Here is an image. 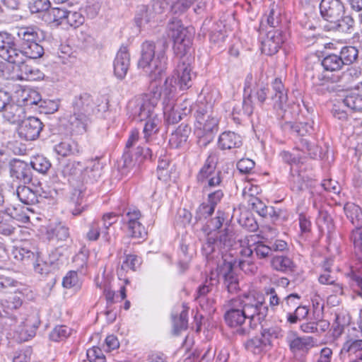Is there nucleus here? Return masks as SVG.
<instances>
[{
  "instance_id": "nucleus-1",
  "label": "nucleus",
  "mask_w": 362,
  "mask_h": 362,
  "mask_svg": "<svg viewBox=\"0 0 362 362\" xmlns=\"http://www.w3.org/2000/svg\"><path fill=\"white\" fill-rule=\"evenodd\" d=\"M167 57L165 50L162 47L156 49V45L152 42L146 41L141 45V58L138 66L148 74L151 80L156 81L161 78L166 69ZM178 86L177 79L173 77L167 78L163 86L159 88L156 82L151 84V90L157 88L163 95V115L170 123H177L182 119L181 113L175 108V93Z\"/></svg>"
},
{
  "instance_id": "nucleus-2",
  "label": "nucleus",
  "mask_w": 362,
  "mask_h": 362,
  "mask_svg": "<svg viewBox=\"0 0 362 362\" xmlns=\"http://www.w3.org/2000/svg\"><path fill=\"white\" fill-rule=\"evenodd\" d=\"M267 313L268 308L263 302L252 295L246 294L230 301L224 319L229 327L237 329V333L245 335L250 328L260 324Z\"/></svg>"
},
{
  "instance_id": "nucleus-3",
  "label": "nucleus",
  "mask_w": 362,
  "mask_h": 362,
  "mask_svg": "<svg viewBox=\"0 0 362 362\" xmlns=\"http://www.w3.org/2000/svg\"><path fill=\"white\" fill-rule=\"evenodd\" d=\"M168 30L169 37L173 40L174 52L181 58L175 71L177 84L181 90H186L192 86V78L195 76L192 71L189 58L185 57L191 49L192 35L177 18L170 21Z\"/></svg>"
},
{
  "instance_id": "nucleus-4",
  "label": "nucleus",
  "mask_w": 362,
  "mask_h": 362,
  "mask_svg": "<svg viewBox=\"0 0 362 362\" xmlns=\"http://www.w3.org/2000/svg\"><path fill=\"white\" fill-rule=\"evenodd\" d=\"M195 134L199 138V143L206 146L211 139L212 134L217 132L219 119L218 114L209 104L197 105L195 112Z\"/></svg>"
},
{
  "instance_id": "nucleus-5",
  "label": "nucleus",
  "mask_w": 362,
  "mask_h": 362,
  "mask_svg": "<svg viewBox=\"0 0 362 362\" xmlns=\"http://www.w3.org/2000/svg\"><path fill=\"white\" fill-rule=\"evenodd\" d=\"M160 97V91L158 89L154 90L153 88L149 93L132 99L127 105L130 115L138 121H144L153 115H156L155 108Z\"/></svg>"
},
{
  "instance_id": "nucleus-6",
  "label": "nucleus",
  "mask_w": 362,
  "mask_h": 362,
  "mask_svg": "<svg viewBox=\"0 0 362 362\" xmlns=\"http://www.w3.org/2000/svg\"><path fill=\"white\" fill-rule=\"evenodd\" d=\"M217 163L216 153H211L197 175V182L202 185L204 192L219 186L221 183V172L216 170Z\"/></svg>"
},
{
  "instance_id": "nucleus-7",
  "label": "nucleus",
  "mask_w": 362,
  "mask_h": 362,
  "mask_svg": "<svg viewBox=\"0 0 362 362\" xmlns=\"http://www.w3.org/2000/svg\"><path fill=\"white\" fill-rule=\"evenodd\" d=\"M98 102L99 100L95 101L88 93L81 94L73 100V112L91 117L100 111H105L107 106L98 104Z\"/></svg>"
},
{
  "instance_id": "nucleus-8",
  "label": "nucleus",
  "mask_w": 362,
  "mask_h": 362,
  "mask_svg": "<svg viewBox=\"0 0 362 362\" xmlns=\"http://www.w3.org/2000/svg\"><path fill=\"white\" fill-rule=\"evenodd\" d=\"M362 311L359 313V319L357 327H352L349 329L346 341L344 342L340 354L352 356L362 351Z\"/></svg>"
},
{
  "instance_id": "nucleus-9",
  "label": "nucleus",
  "mask_w": 362,
  "mask_h": 362,
  "mask_svg": "<svg viewBox=\"0 0 362 362\" xmlns=\"http://www.w3.org/2000/svg\"><path fill=\"white\" fill-rule=\"evenodd\" d=\"M221 254L223 255V264L219 267V275L223 277L224 284L228 292L233 293L238 289V277L233 272V269L237 264V259L232 257L230 259H228L227 255H223V252H221Z\"/></svg>"
},
{
  "instance_id": "nucleus-10",
  "label": "nucleus",
  "mask_w": 362,
  "mask_h": 362,
  "mask_svg": "<svg viewBox=\"0 0 362 362\" xmlns=\"http://www.w3.org/2000/svg\"><path fill=\"white\" fill-rule=\"evenodd\" d=\"M42 127V122L38 118L24 117L18 124L17 132L20 138L26 141H33L38 138Z\"/></svg>"
},
{
  "instance_id": "nucleus-11",
  "label": "nucleus",
  "mask_w": 362,
  "mask_h": 362,
  "mask_svg": "<svg viewBox=\"0 0 362 362\" xmlns=\"http://www.w3.org/2000/svg\"><path fill=\"white\" fill-rule=\"evenodd\" d=\"M54 151L57 155V159L59 163L56 171L54 180L56 182L66 185L68 182V164L66 161V158L68 155V143L62 141L57 144L54 147Z\"/></svg>"
},
{
  "instance_id": "nucleus-12",
  "label": "nucleus",
  "mask_w": 362,
  "mask_h": 362,
  "mask_svg": "<svg viewBox=\"0 0 362 362\" xmlns=\"http://www.w3.org/2000/svg\"><path fill=\"white\" fill-rule=\"evenodd\" d=\"M322 17L330 23L335 22L344 12V6L340 0H322L320 4Z\"/></svg>"
},
{
  "instance_id": "nucleus-13",
  "label": "nucleus",
  "mask_w": 362,
  "mask_h": 362,
  "mask_svg": "<svg viewBox=\"0 0 362 362\" xmlns=\"http://www.w3.org/2000/svg\"><path fill=\"white\" fill-rule=\"evenodd\" d=\"M10 175L24 184L32 181L33 173L30 166L26 162L18 159H13L9 163Z\"/></svg>"
},
{
  "instance_id": "nucleus-14",
  "label": "nucleus",
  "mask_w": 362,
  "mask_h": 362,
  "mask_svg": "<svg viewBox=\"0 0 362 362\" xmlns=\"http://www.w3.org/2000/svg\"><path fill=\"white\" fill-rule=\"evenodd\" d=\"M268 93L269 89L264 84H254L253 77L251 74L246 76L244 87V93L245 95H248L250 98L252 96L255 97L257 98L258 103L262 105L267 98Z\"/></svg>"
},
{
  "instance_id": "nucleus-15",
  "label": "nucleus",
  "mask_w": 362,
  "mask_h": 362,
  "mask_svg": "<svg viewBox=\"0 0 362 362\" xmlns=\"http://www.w3.org/2000/svg\"><path fill=\"white\" fill-rule=\"evenodd\" d=\"M40 323L37 313H32L23 320L19 325L18 332L21 341H28L35 337L36 330Z\"/></svg>"
},
{
  "instance_id": "nucleus-16",
  "label": "nucleus",
  "mask_w": 362,
  "mask_h": 362,
  "mask_svg": "<svg viewBox=\"0 0 362 362\" xmlns=\"http://www.w3.org/2000/svg\"><path fill=\"white\" fill-rule=\"evenodd\" d=\"M130 66V55L126 46H121L114 60V73L119 79H123Z\"/></svg>"
},
{
  "instance_id": "nucleus-17",
  "label": "nucleus",
  "mask_w": 362,
  "mask_h": 362,
  "mask_svg": "<svg viewBox=\"0 0 362 362\" xmlns=\"http://www.w3.org/2000/svg\"><path fill=\"white\" fill-rule=\"evenodd\" d=\"M287 341L291 351L296 354L298 351L308 352L315 346V341L312 337H298L295 332H291L287 337Z\"/></svg>"
},
{
  "instance_id": "nucleus-18",
  "label": "nucleus",
  "mask_w": 362,
  "mask_h": 362,
  "mask_svg": "<svg viewBox=\"0 0 362 362\" xmlns=\"http://www.w3.org/2000/svg\"><path fill=\"white\" fill-rule=\"evenodd\" d=\"M274 94L272 95L273 107L276 110H284L287 103V91L280 78H275L272 82Z\"/></svg>"
},
{
  "instance_id": "nucleus-19",
  "label": "nucleus",
  "mask_w": 362,
  "mask_h": 362,
  "mask_svg": "<svg viewBox=\"0 0 362 362\" xmlns=\"http://www.w3.org/2000/svg\"><path fill=\"white\" fill-rule=\"evenodd\" d=\"M343 103L353 111H362V82L346 95Z\"/></svg>"
},
{
  "instance_id": "nucleus-20",
  "label": "nucleus",
  "mask_w": 362,
  "mask_h": 362,
  "mask_svg": "<svg viewBox=\"0 0 362 362\" xmlns=\"http://www.w3.org/2000/svg\"><path fill=\"white\" fill-rule=\"evenodd\" d=\"M191 128L187 124H180L171 134L169 144L171 147L178 148L186 145Z\"/></svg>"
},
{
  "instance_id": "nucleus-21",
  "label": "nucleus",
  "mask_w": 362,
  "mask_h": 362,
  "mask_svg": "<svg viewBox=\"0 0 362 362\" xmlns=\"http://www.w3.org/2000/svg\"><path fill=\"white\" fill-rule=\"evenodd\" d=\"M4 118L11 124H19L25 117V109L21 105L8 102L3 111Z\"/></svg>"
},
{
  "instance_id": "nucleus-22",
  "label": "nucleus",
  "mask_w": 362,
  "mask_h": 362,
  "mask_svg": "<svg viewBox=\"0 0 362 362\" xmlns=\"http://www.w3.org/2000/svg\"><path fill=\"white\" fill-rule=\"evenodd\" d=\"M271 252L272 247L261 242H257L252 246L241 247L239 252L242 257L247 258H250L252 255L253 252H255L258 258L264 259L269 257Z\"/></svg>"
},
{
  "instance_id": "nucleus-23",
  "label": "nucleus",
  "mask_w": 362,
  "mask_h": 362,
  "mask_svg": "<svg viewBox=\"0 0 362 362\" xmlns=\"http://www.w3.org/2000/svg\"><path fill=\"white\" fill-rule=\"evenodd\" d=\"M90 117L73 112V115L69 117V131L71 132V134L76 135L84 134L90 122Z\"/></svg>"
},
{
  "instance_id": "nucleus-24",
  "label": "nucleus",
  "mask_w": 362,
  "mask_h": 362,
  "mask_svg": "<svg viewBox=\"0 0 362 362\" xmlns=\"http://www.w3.org/2000/svg\"><path fill=\"white\" fill-rule=\"evenodd\" d=\"M16 35L21 47L39 40L38 28L35 26H22L16 28Z\"/></svg>"
},
{
  "instance_id": "nucleus-25",
  "label": "nucleus",
  "mask_w": 362,
  "mask_h": 362,
  "mask_svg": "<svg viewBox=\"0 0 362 362\" xmlns=\"http://www.w3.org/2000/svg\"><path fill=\"white\" fill-rule=\"evenodd\" d=\"M102 166L98 159L88 160L84 162L81 182L92 181L100 176Z\"/></svg>"
},
{
  "instance_id": "nucleus-26",
  "label": "nucleus",
  "mask_w": 362,
  "mask_h": 362,
  "mask_svg": "<svg viewBox=\"0 0 362 362\" xmlns=\"http://www.w3.org/2000/svg\"><path fill=\"white\" fill-rule=\"evenodd\" d=\"M282 44V39L279 33L269 32L267 38L262 42V51L266 54L276 53Z\"/></svg>"
},
{
  "instance_id": "nucleus-27",
  "label": "nucleus",
  "mask_w": 362,
  "mask_h": 362,
  "mask_svg": "<svg viewBox=\"0 0 362 362\" xmlns=\"http://www.w3.org/2000/svg\"><path fill=\"white\" fill-rule=\"evenodd\" d=\"M19 201L26 205H33L39 202L37 192L25 185H19L14 192Z\"/></svg>"
},
{
  "instance_id": "nucleus-28",
  "label": "nucleus",
  "mask_w": 362,
  "mask_h": 362,
  "mask_svg": "<svg viewBox=\"0 0 362 362\" xmlns=\"http://www.w3.org/2000/svg\"><path fill=\"white\" fill-rule=\"evenodd\" d=\"M218 145L221 149L239 148L242 145V139L233 132H224L219 136Z\"/></svg>"
},
{
  "instance_id": "nucleus-29",
  "label": "nucleus",
  "mask_w": 362,
  "mask_h": 362,
  "mask_svg": "<svg viewBox=\"0 0 362 362\" xmlns=\"http://www.w3.org/2000/svg\"><path fill=\"white\" fill-rule=\"evenodd\" d=\"M29 211L30 210L28 207L21 205H9L5 208L4 213L13 219L25 223L30 221Z\"/></svg>"
},
{
  "instance_id": "nucleus-30",
  "label": "nucleus",
  "mask_w": 362,
  "mask_h": 362,
  "mask_svg": "<svg viewBox=\"0 0 362 362\" xmlns=\"http://www.w3.org/2000/svg\"><path fill=\"white\" fill-rule=\"evenodd\" d=\"M1 57L11 64L17 65H22L25 62V55L23 49H17L16 45L14 42V46L2 52Z\"/></svg>"
},
{
  "instance_id": "nucleus-31",
  "label": "nucleus",
  "mask_w": 362,
  "mask_h": 362,
  "mask_svg": "<svg viewBox=\"0 0 362 362\" xmlns=\"http://www.w3.org/2000/svg\"><path fill=\"white\" fill-rule=\"evenodd\" d=\"M212 287V284H209L206 280L205 283L198 288L195 299L203 309L207 310L213 303V300H210L206 296L207 294L211 291Z\"/></svg>"
},
{
  "instance_id": "nucleus-32",
  "label": "nucleus",
  "mask_w": 362,
  "mask_h": 362,
  "mask_svg": "<svg viewBox=\"0 0 362 362\" xmlns=\"http://www.w3.org/2000/svg\"><path fill=\"white\" fill-rule=\"evenodd\" d=\"M344 209L347 218L353 225L362 226V211L358 205L354 203H347Z\"/></svg>"
},
{
  "instance_id": "nucleus-33",
  "label": "nucleus",
  "mask_w": 362,
  "mask_h": 362,
  "mask_svg": "<svg viewBox=\"0 0 362 362\" xmlns=\"http://www.w3.org/2000/svg\"><path fill=\"white\" fill-rule=\"evenodd\" d=\"M158 21V18H156V16L153 15L146 6H141L139 8L135 17V22L138 27H145L146 25Z\"/></svg>"
},
{
  "instance_id": "nucleus-34",
  "label": "nucleus",
  "mask_w": 362,
  "mask_h": 362,
  "mask_svg": "<svg viewBox=\"0 0 362 362\" xmlns=\"http://www.w3.org/2000/svg\"><path fill=\"white\" fill-rule=\"evenodd\" d=\"M271 265L274 269L283 272L293 271L294 268L293 261L289 257L283 255L273 257Z\"/></svg>"
},
{
  "instance_id": "nucleus-35",
  "label": "nucleus",
  "mask_w": 362,
  "mask_h": 362,
  "mask_svg": "<svg viewBox=\"0 0 362 362\" xmlns=\"http://www.w3.org/2000/svg\"><path fill=\"white\" fill-rule=\"evenodd\" d=\"M321 65L327 71H337L344 66L338 54H329L323 58Z\"/></svg>"
},
{
  "instance_id": "nucleus-36",
  "label": "nucleus",
  "mask_w": 362,
  "mask_h": 362,
  "mask_svg": "<svg viewBox=\"0 0 362 362\" xmlns=\"http://www.w3.org/2000/svg\"><path fill=\"white\" fill-rule=\"evenodd\" d=\"M261 337L264 339V345L272 346L275 339L283 337L282 329L277 326L263 329Z\"/></svg>"
},
{
  "instance_id": "nucleus-37",
  "label": "nucleus",
  "mask_w": 362,
  "mask_h": 362,
  "mask_svg": "<svg viewBox=\"0 0 362 362\" xmlns=\"http://www.w3.org/2000/svg\"><path fill=\"white\" fill-rule=\"evenodd\" d=\"M217 235V242L218 250L224 249L226 251L229 250L234 243L233 234L232 231L228 229H225L223 231L212 232Z\"/></svg>"
},
{
  "instance_id": "nucleus-38",
  "label": "nucleus",
  "mask_w": 362,
  "mask_h": 362,
  "mask_svg": "<svg viewBox=\"0 0 362 362\" xmlns=\"http://www.w3.org/2000/svg\"><path fill=\"white\" fill-rule=\"evenodd\" d=\"M145 121L146 123L143 132L144 134V139L146 141H148L151 136L156 134L158 132L159 125L161 121L158 115H153L151 117L146 119Z\"/></svg>"
},
{
  "instance_id": "nucleus-39",
  "label": "nucleus",
  "mask_w": 362,
  "mask_h": 362,
  "mask_svg": "<svg viewBox=\"0 0 362 362\" xmlns=\"http://www.w3.org/2000/svg\"><path fill=\"white\" fill-rule=\"evenodd\" d=\"M217 237L216 233H209L202 246V252L208 259L214 258L213 253L216 252V249H218Z\"/></svg>"
},
{
  "instance_id": "nucleus-40",
  "label": "nucleus",
  "mask_w": 362,
  "mask_h": 362,
  "mask_svg": "<svg viewBox=\"0 0 362 362\" xmlns=\"http://www.w3.org/2000/svg\"><path fill=\"white\" fill-rule=\"evenodd\" d=\"M21 79L37 81L44 78V74L37 68L23 64L21 66Z\"/></svg>"
},
{
  "instance_id": "nucleus-41",
  "label": "nucleus",
  "mask_w": 362,
  "mask_h": 362,
  "mask_svg": "<svg viewBox=\"0 0 362 362\" xmlns=\"http://www.w3.org/2000/svg\"><path fill=\"white\" fill-rule=\"evenodd\" d=\"M103 228H101V235L103 238L107 241H110V236L109 234V228L114 223L117 221V214L113 212L105 214L102 218Z\"/></svg>"
},
{
  "instance_id": "nucleus-42",
  "label": "nucleus",
  "mask_w": 362,
  "mask_h": 362,
  "mask_svg": "<svg viewBox=\"0 0 362 362\" xmlns=\"http://www.w3.org/2000/svg\"><path fill=\"white\" fill-rule=\"evenodd\" d=\"M339 56L341 59L344 65H350L356 61L358 50L354 46H345L341 48Z\"/></svg>"
},
{
  "instance_id": "nucleus-43",
  "label": "nucleus",
  "mask_w": 362,
  "mask_h": 362,
  "mask_svg": "<svg viewBox=\"0 0 362 362\" xmlns=\"http://www.w3.org/2000/svg\"><path fill=\"white\" fill-rule=\"evenodd\" d=\"M31 167L41 174H46L50 169V161L42 155L34 156L30 161Z\"/></svg>"
},
{
  "instance_id": "nucleus-44",
  "label": "nucleus",
  "mask_w": 362,
  "mask_h": 362,
  "mask_svg": "<svg viewBox=\"0 0 362 362\" xmlns=\"http://www.w3.org/2000/svg\"><path fill=\"white\" fill-rule=\"evenodd\" d=\"M25 59H37L42 56L44 53L43 47L37 43V41L29 43L28 45L21 47Z\"/></svg>"
},
{
  "instance_id": "nucleus-45",
  "label": "nucleus",
  "mask_w": 362,
  "mask_h": 362,
  "mask_svg": "<svg viewBox=\"0 0 362 362\" xmlns=\"http://www.w3.org/2000/svg\"><path fill=\"white\" fill-rule=\"evenodd\" d=\"M351 234L354 245V252L357 259L362 263V226H355Z\"/></svg>"
},
{
  "instance_id": "nucleus-46",
  "label": "nucleus",
  "mask_w": 362,
  "mask_h": 362,
  "mask_svg": "<svg viewBox=\"0 0 362 362\" xmlns=\"http://www.w3.org/2000/svg\"><path fill=\"white\" fill-rule=\"evenodd\" d=\"M88 254L86 250H81L72 259L73 269L77 271L81 275H84V267L86 264Z\"/></svg>"
},
{
  "instance_id": "nucleus-47",
  "label": "nucleus",
  "mask_w": 362,
  "mask_h": 362,
  "mask_svg": "<svg viewBox=\"0 0 362 362\" xmlns=\"http://www.w3.org/2000/svg\"><path fill=\"white\" fill-rule=\"evenodd\" d=\"M335 28L342 33H351L354 25V20L351 16H341L337 21L333 22Z\"/></svg>"
},
{
  "instance_id": "nucleus-48",
  "label": "nucleus",
  "mask_w": 362,
  "mask_h": 362,
  "mask_svg": "<svg viewBox=\"0 0 362 362\" xmlns=\"http://www.w3.org/2000/svg\"><path fill=\"white\" fill-rule=\"evenodd\" d=\"M50 21L55 23L57 25H60L62 21L68 17V11L66 5L53 8L49 12Z\"/></svg>"
},
{
  "instance_id": "nucleus-49",
  "label": "nucleus",
  "mask_w": 362,
  "mask_h": 362,
  "mask_svg": "<svg viewBox=\"0 0 362 362\" xmlns=\"http://www.w3.org/2000/svg\"><path fill=\"white\" fill-rule=\"evenodd\" d=\"M11 255L17 261H27L35 257L34 252L26 247H14Z\"/></svg>"
},
{
  "instance_id": "nucleus-50",
  "label": "nucleus",
  "mask_w": 362,
  "mask_h": 362,
  "mask_svg": "<svg viewBox=\"0 0 362 362\" xmlns=\"http://www.w3.org/2000/svg\"><path fill=\"white\" fill-rule=\"evenodd\" d=\"M83 276L77 271H69V291L76 293L81 290Z\"/></svg>"
},
{
  "instance_id": "nucleus-51",
  "label": "nucleus",
  "mask_w": 362,
  "mask_h": 362,
  "mask_svg": "<svg viewBox=\"0 0 362 362\" xmlns=\"http://www.w3.org/2000/svg\"><path fill=\"white\" fill-rule=\"evenodd\" d=\"M23 102L25 106L38 105L41 101V95L35 90H24L23 93Z\"/></svg>"
},
{
  "instance_id": "nucleus-52",
  "label": "nucleus",
  "mask_w": 362,
  "mask_h": 362,
  "mask_svg": "<svg viewBox=\"0 0 362 362\" xmlns=\"http://www.w3.org/2000/svg\"><path fill=\"white\" fill-rule=\"evenodd\" d=\"M298 148L307 153L311 158H315L319 151L318 147L315 144H312L308 139L303 138L300 139Z\"/></svg>"
},
{
  "instance_id": "nucleus-53",
  "label": "nucleus",
  "mask_w": 362,
  "mask_h": 362,
  "mask_svg": "<svg viewBox=\"0 0 362 362\" xmlns=\"http://www.w3.org/2000/svg\"><path fill=\"white\" fill-rule=\"evenodd\" d=\"M127 233L133 238H144L147 235L144 226L140 223H132L127 226Z\"/></svg>"
},
{
  "instance_id": "nucleus-54",
  "label": "nucleus",
  "mask_w": 362,
  "mask_h": 362,
  "mask_svg": "<svg viewBox=\"0 0 362 362\" xmlns=\"http://www.w3.org/2000/svg\"><path fill=\"white\" fill-rule=\"evenodd\" d=\"M317 222L322 230H325L326 228L327 231L329 232L333 228L332 218L325 211L321 210L319 211Z\"/></svg>"
},
{
  "instance_id": "nucleus-55",
  "label": "nucleus",
  "mask_w": 362,
  "mask_h": 362,
  "mask_svg": "<svg viewBox=\"0 0 362 362\" xmlns=\"http://www.w3.org/2000/svg\"><path fill=\"white\" fill-rule=\"evenodd\" d=\"M267 347L268 346L264 345V339L262 337L261 338L255 337L249 340L246 344V348L247 350L253 352L254 354H259Z\"/></svg>"
},
{
  "instance_id": "nucleus-56",
  "label": "nucleus",
  "mask_w": 362,
  "mask_h": 362,
  "mask_svg": "<svg viewBox=\"0 0 362 362\" xmlns=\"http://www.w3.org/2000/svg\"><path fill=\"white\" fill-rule=\"evenodd\" d=\"M266 296L268 298L269 304L272 310H276L281 302L280 298L276 289L273 287H266L264 289Z\"/></svg>"
},
{
  "instance_id": "nucleus-57",
  "label": "nucleus",
  "mask_w": 362,
  "mask_h": 362,
  "mask_svg": "<svg viewBox=\"0 0 362 362\" xmlns=\"http://www.w3.org/2000/svg\"><path fill=\"white\" fill-rule=\"evenodd\" d=\"M244 258V257L241 256V258L237 260L236 266H238L245 274H255L257 271V266L248 258L247 259H245Z\"/></svg>"
},
{
  "instance_id": "nucleus-58",
  "label": "nucleus",
  "mask_w": 362,
  "mask_h": 362,
  "mask_svg": "<svg viewBox=\"0 0 362 362\" xmlns=\"http://www.w3.org/2000/svg\"><path fill=\"white\" fill-rule=\"evenodd\" d=\"M187 311L183 310L178 317H175L173 320L174 332L178 334L182 330L186 329L187 327Z\"/></svg>"
},
{
  "instance_id": "nucleus-59",
  "label": "nucleus",
  "mask_w": 362,
  "mask_h": 362,
  "mask_svg": "<svg viewBox=\"0 0 362 362\" xmlns=\"http://www.w3.org/2000/svg\"><path fill=\"white\" fill-rule=\"evenodd\" d=\"M214 209L208 203L201 204L196 211L195 218L197 221H202L211 216L214 212Z\"/></svg>"
},
{
  "instance_id": "nucleus-60",
  "label": "nucleus",
  "mask_w": 362,
  "mask_h": 362,
  "mask_svg": "<svg viewBox=\"0 0 362 362\" xmlns=\"http://www.w3.org/2000/svg\"><path fill=\"white\" fill-rule=\"evenodd\" d=\"M50 6L49 0H33L29 2V8L33 13L46 11Z\"/></svg>"
},
{
  "instance_id": "nucleus-61",
  "label": "nucleus",
  "mask_w": 362,
  "mask_h": 362,
  "mask_svg": "<svg viewBox=\"0 0 362 362\" xmlns=\"http://www.w3.org/2000/svg\"><path fill=\"white\" fill-rule=\"evenodd\" d=\"M52 236H48L49 239L55 236L58 240L66 241L68 238V228L64 224L59 223L52 229Z\"/></svg>"
},
{
  "instance_id": "nucleus-62",
  "label": "nucleus",
  "mask_w": 362,
  "mask_h": 362,
  "mask_svg": "<svg viewBox=\"0 0 362 362\" xmlns=\"http://www.w3.org/2000/svg\"><path fill=\"white\" fill-rule=\"evenodd\" d=\"M89 362H105V357L102 350L98 346H93L86 351Z\"/></svg>"
},
{
  "instance_id": "nucleus-63",
  "label": "nucleus",
  "mask_w": 362,
  "mask_h": 362,
  "mask_svg": "<svg viewBox=\"0 0 362 362\" xmlns=\"http://www.w3.org/2000/svg\"><path fill=\"white\" fill-rule=\"evenodd\" d=\"M360 74V71H358L357 69L354 67L349 68L346 71L343 72L339 81L343 83L344 86L349 85L355 78H358Z\"/></svg>"
},
{
  "instance_id": "nucleus-64",
  "label": "nucleus",
  "mask_w": 362,
  "mask_h": 362,
  "mask_svg": "<svg viewBox=\"0 0 362 362\" xmlns=\"http://www.w3.org/2000/svg\"><path fill=\"white\" fill-rule=\"evenodd\" d=\"M23 304V300L21 296L18 295H13L6 299L2 303L4 308L8 310H13L18 309Z\"/></svg>"
}]
</instances>
